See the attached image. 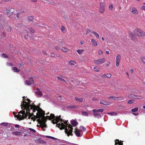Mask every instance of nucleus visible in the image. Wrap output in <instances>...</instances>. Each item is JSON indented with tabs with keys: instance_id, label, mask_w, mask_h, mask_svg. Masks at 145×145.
Here are the masks:
<instances>
[{
	"instance_id": "22",
	"label": "nucleus",
	"mask_w": 145,
	"mask_h": 145,
	"mask_svg": "<svg viewBox=\"0 0 145 145\" xmlns=\"http://www.w3.org/2000/svg\"><path fill=\"white\" fill-rule=\"evenodd\" d=\"M21 133L19 131H14L12 133V134L16 135H19L21 134Z\"/></svg>"
},
{
	"instance_id": "61",
	"label": "nucleus",
	"mask_w": 145,
	"mask_h": 145,
	"mask_svg": "<svg viewBox=\"0 0 145 145\" xmlns=\"http://www.w3.org/2000/svg\"><path fill=\"white\" fill-rule=\"evenodd\" d=\"M15 127H16L19 128V125H18L16 124L15 125Z\"/></svg>"
},
{
	"instance_id": "59",
	"label": "nucleus",
	"mask_w": 145,
	"mask_h": 145,
	"mask_svg": "<svg viewBox=\"0 0 145 145\" xmlns=\"http://www.w3.org/2000/svg\"><path fill=\"white\" fill-rule=\"evenodd\" d=\"M56 48L57 50H59V47L57 46H56Z\"/></svg>"
},
{
	"instance_id": "12",
	"label": "nucleus",
	"mask_w": 145,
	"mask_h": 145,
	"mask_svg": "<svg viewBox=\"0 0 145 145\" xmlns=\"http://www.w3.org/2000/svg\"><path fill=\"white\" fill-rule=\"evenodd\" d=\"M130 11L134 14H138V12L137 11L135 7L131 8L130 9Z\"/></svg>"
},
{
	"instance_id": "23",
	"label": "nucleus",
	"mask_w": 145,
	"mask_h": 145,
	"mask_svg": "<svg viewBox=\"0 0 145 145\" xmlns=\"http://www.w3.org/2000/svg\"><path fill=\"white\" fill-rule=\"evenodd\" d=\"M37 91L36 92V93L38 95L39 97H40L42 95V92L41 91H40V90L37 89Z\"/></svg>"
},
{
	"instance_id": "36",
	"label": "nucleus",
	"mask_w": 145,
	"mask_h": 145,
	"mask_svg": "<svg viewBox=\"0 0 145 145\" xmlns=\"http://www.w3.org/2000/svg\"><path fill=\"white\" fill-rule=\"evenodd\" d=\"M80 130H81L82 131H84L86 130V129L83 126H81L80 127Z\"/></svg>"
},
{
	"instance_id": "64",
	"label": "nucleus",
	"mask_w": 145,
	"mask_h": 145,
	"mask_svg": "<svg viewBox=\"0 0 145 145\" xmlns=\"http://www.w3.org/2000/svg\"><path fill=\"white\" fill-rule=\"evenodd\" d=\"M141 9L143 10H145V6H143L142 7Z\"/></svg>"
},
{
	"instance_id": "55",
	"label": "nucleus",
	"mask_w": 145,
	"mask_h": 145,
	"mask_svg": "<svg viewBox=\"0 0 145 145\" xmlns=\"http://www.w3.org/2000/svg\"><path fill=\"white\" fill-rule=\"evenodd\" d=\"M61 30H62V31H64L65 30V28L64 27V26H61Z\"/></svg>"
},
{
	"instance_id": "40",
	"label": "nucleus",
	"mask_w": 145,
	"mask_h": 145,
	"mask_svg": "<svg viewBox=\"0 0 145 145\" xmlns=\"http://www.w3.org/2000/svg\"><path fill=\"white\" fill-rule=\"evenodd\" d=\"M94 70L97 72H98L100 70V68L99 67H95L94 68Z\"/></svg>"
},
{
	"instance_id": "29",
	"label": "nucleus",
	"mask_w": 145,
	"mask_h": 145,
	"mask_svg": "<svg viewBox=\"0 0 145 145\" xmlns=\"http://www.w3.org/2000/svg\"><path fill=\"white\" fill-rule=\"evenodd\" d=\"M110 100L112 99L115 100H117V97H110L108 98Z\"/></svg>"
},
{
	"instance_id": "3",
	"label": "nucleus",
	"mask_w": 145,
	"mask_h": 145,
	"mask_svg": "<svg viewBox=\"0 0 145 145\" xmlns=\"http://www.w3.org/2000/svg\"><path fill=\"white\" fill-rule=\"evenodd\" d=\"M53 119L52 121V123L53 124L56 123L57 126L61 130L65 128V125L63 123H58L59 122V121L56 120V119Z\"/></svg>"
},
{
	"instance_id": "39",
	"label": "nucleus",
	"mask_w": 145,
	"mask_h": 145,
	"mask_svg": "<svg viewBox=\"0 0 145 145\" xmlns=\"http://www.w3.org/2000/svg\"><path fill=\"white\" fill-rule=\"evenodd\" d=\"M138 110V108H134L132 109L131 110V111L133 112H135L137 111Z\"/></svg>"
},
{
	"instance_id": "1",
	"label": "nucleus",
	"mask_w": 145,
	"mask_h": 145,
	"mask_svg": "<svg viewBox=\"0 0 145 145\" xmlns=\"http://www.w3.org/2000/svg\"><path fill=\"white\" fill-rule=\"evenodd\" d=\"M22 105H24L26 110L25 113L29 116L28 118H30L35 121L36 119H37L38 122L40 123V126L43 129L44 128L46 127V125L45 124L46 119L44 116L45 113L39 107L36 106L34 105H29L27 102H24L21 103Z\"/></svg>"
},
{
	"instance_id": "49",
	"label": "nucleus",
	"mask_w": 145,
	"mask_h": 145,
	"mask_svg": "<svg viewBox=\"0 0 145 145\" xmlns=\"http://www.w3.org/2000/svg\"><path fill=\"white\" fill-rule=\"evenodd\" d=\"M46 137L47 138H50L52 139H55V138L54 137L50 136H47Z\"/></svg>"
},
{
	"instance_id": "51",
	"label": "nucleus",
	"mask_w": 145,
	"mask_h": 145,
	"mask_svg": "<svg viewBox=\"0 0 145 145\" xmlns=\"http://www.w3.org/2000/svg\"><path fill=\"white\" fill-rule=\"evenodd\" d=\"M103 52L101 50H99L98 52V53L99 54L101 55L103 54Z\"/></svg>"
},
{
	"instance_id": "20",
	"label": "nucleus",
	"mask_w": 145,
	"mask_h": 145,
	"mask_svg": "<svg viewBox=\"0 0 145 145\" xmlns=\"http://www.w3.org/2000/svg\"><path fill=\"white\" fill-rule=\"evenodd\" d=\"M121 59V56L120 54L117 55L116 57V62H119Z\"/></svg>"
},
{
	"instance_id": "30",
	"label": "nucleus",
	"mask_w": 145,
	"mask_h": 145,
	"mask_svg": "<svg viewBox=\"0 0 145 145\" xmlns=\"http://www.w3.org/2000/svg\"><path fill=\"white\" fill-rule=\"evenodd\" d=\"M82 115L83 116H88V113L86 112L82 111Z\"/></svg>"
},
{
	"instance_id": "18",
	"label": "nucleus",
	"mask_w": 145,
	"mask_h": 145,
	"mask_svg": "<svg viewBox=\"0 0 145 145\" xmlns=\"http://www.w3.org/2000/svg\"><path fill=\"white\" fill-rule=\"evenodd\" d=\"M92 33L95 35L97 38L99 39V35L98 33L94 31L92 32Z\"/></svg>"
},
{
	"instance_id": "6",
	"label": "nucleus",
	"mask_w": 145,
	"mask_h": 145,
	"mask_svg": "<svg viewBox=\"0 0 145 145\" xmlns=\"http://www.w3.org/2000/svg\"><path fill=\"white\" fill-rule=\"evenodd\" d=\"M74 132L75 135L77 137H80L83 135V133L82 131L77 129H75Z\"/></svg>"
},
{
	"instance_id": "8",
	"label": "nucleus",
	"mask_w": 145,
	"mask_h": 145,
	"mask_svg": "<svg viewBox=\"0 0 145 145\" xmlns=\"http://www.w3.org/2000/svg\"><path fill=\"white\" fill-rule=\"evenodd\" d=\"M105 10L104 5L103 2L100 3V7L99 9V12L101 13H103Z\"/></svg>"
},
{
	"instance_id": "14",
	"label": "nucleus",
	"mask_w": 145,
	"mask_h": 145,
	"mask_svg": "<svg viewBox=\"0 0 145 145\" xmlns=\"http://www.w3.org/2000/svg\"><path fill=\"white\" fill-rule=\"evenodd\" d=\"M92 45L93 46H97L98 45L96 41L94 39H91V40Z\"/></svg>"
},
{
	"instance_id": "56",
	"label": "nucleus",
	"mask_w": 145,
	"mask_h": 145,
	"mask_svg": "<svg viewBox=\"0 0 145 145\" xmlns=\"http://www.w3.org/2000/svg\"><path fill=\"white\" fill-rule=\"evenodd\" d=\"M116 66L118 67L119 66V62H116Z\"/></svg>"
},
{
	"instance_id": "5",
	"label": "nucleus",
	"mask_w": 145,
	"mask_h": 145,
	"mask_svg": "<svg viewBox=\"0 0 145 145\" xmlns=\"http://www.w3.org/2000/svg\"><path fill=\"white\" fill-rule=\"evenodd\" d=\"M134 33L140 37H143L145 36V32L143 31L138 29H135L134 30Z\"/></svg>"
},
{
	"instance_id": "37",
	"label": "nucleus",
	"mask_w": 145,
	"mask_h": 145,
	"mask_svg": "<svg viewBox=\"0 0 145 145\" xmlns=\"http://www.w3.org/2000/svg\"><path fill=\"white\" fill-rule=\"evenodd\" d=\"M128 97L129 98L134 99L135 97V95L134 94H131L128 96Z\"/></svg>"
},
{
	"instance_id": "57",
	"label": "nucleus",
	"mask_w": 145,
	"mask_h": 145,
	"mask_svg": "<svg viewBox=\"0 0 145 145\" xmlns=\"http://www.w3.org/2000/svg\"><path fill=\"white\" fill-rule=\"evenodd\" d=\"M51 56L52 57H54L55 56V54L54 53H52L51 54Z\"/></svg>"
},
{
	"instance_id": "16",
	"label": "nucleus",
	"mask_w": 145,
	"mask_h": 145,
	"mask_svg": "<svg viewBox=\"0 0 145 145\" xmlns=\"http://www.w3.org/2000/svg\"><path fill=\"white\" fill-rule=\"evenodd\" d=\"M71 124L74 126H76L78 124L77 121L73 120H72L71 121Z\"/></svg>"
},
{
	"instance_id": "62",
	"label": "nucleus",
	"mask_w": 145,
	"mask_h": 145,
	"mask_svg": "<svg viewBox=\"0 0 145 145\" xmlns=\"http://www.w3.org/2000/svg\"><path fill=\"white\" fill-rule=\"evenodd\" d=\"M43 52L45 55H47V53L45 52V51H43Z\"/></svg>"
},
{
	"instance_id": "11",
	"label": "nucleus",
	"mask_w": 145,
	"mask_h": 145,
	"mask_svg": "<svg viewBox=\"0 0 145 145\" xmlns=\"http://www.w3.org/2000/svg\"><path fill=\"white\" fill-rule=\"evenodd\" d=\"M7 15L10 16L12 13L14 12V10L13 8L8 9L7 10Z\"/></svg>"
},
{
	"instance_id": "2",
	"label": "nucleus",
	"mask_w": 145,
	"mask_h": 145,
	"mask_svg": "<svg viewBox=\"0 0 145 145\" xmlns=\"http://www.w3.org/2000/svg\"><path fill=\"white\" fill-rule=\"evenodd\" d=\"M46 121L47 119H48L50 120H52V119H56V120L58 121H60L61 123H63L65 125V132L68 137H69L70 135L72 136L73 134H72L73 128L72 127L71 125L69 124V123H67V121H65L64 122V120H62V119L61 118V116H54V114H51L50 115V116H47L46 118Z\"/></svg>"
},
{
	"instance_id": "53",
	"label": "nucleus",
	"mask_w": 145,
	"mask_h": 145,
	"mask_svg": "<svg viewBox=\"0 0 145 145\" xmlns=\"http://www.w3.org/2000/svg\"><path fill=\"white\" fill-rule=\"evenodd\" d=\"M109 8H110L111 10H112L113 8V6L112 5H110L109 6Z\"/></svg>"
},
{
	"instance_id": "26",
	"label": "nucleus",
	"mask_w": 145,
	"mask_h": 145,
	"mask_svg": "<svg viewBox=\"0 0 145 145\" xmlns=\"http://www.w3.org/2000/svg\"><path fill=\"white\" fill-rule=\"evenodd\" d=\"M120 142H121V141H120L119 140L116 139L115 140V145L119 144V145H123V144L122 143L119 144Z\"/></svg>"
},
{
	"instance_id": "31",
	"label": "nucleus",
	"mask_w": 145,
	"mask_h": 145,
	"mask_svg": "<svg viewBox=\"0 0 145 145\" xmlns=\"http://www.w3.org/2000/svg\"><path fill=\"white\" fill-rule=\"evenodd\" d=\"M143 97L141 96L135 95V99H142Z\"/></svg>"
},
{
	"instance_id": "63",
	"label": "nucleus",
	"mask_w": 145,
	"mask_h": 145,
	"mask_svg": "<svg viewBox=\"0 0 145 145\" xmlns=\"http://www.w3.org/2000/svg\"><path fill=\"white\" fill-rule=\"evenodd\" d=\"M129 34L130 35V36H132V35H133V33L131 32H129Z\"/></svg>"
},
{
	"instance_id": "33",
	"label": "nucleus",
	"mask_w": 145,
	"mask_h": 145,
	"mask_svg": "<svg viewBox=\"0 0 145 145\" xmlns=\"http://www.w3.org/2000/svg\"><path fill=\"white\" fill-rule=\"evenodd\" d=\"M28 19L29 21H32L34 19V17L33 16H29L28 17Z\"/></svg>"
},
{
	"instance_id": "19",
	"label": "nucleus",
	"mask_w": 145,
	"mask_h": 145,
	"mask_svg": "<svg viewBox=\"0 0 145 145\" xmlns=\"http://www.w3.org/2000/svg\"><path fill=\"white\" fill-rule=\"evenodd\" d=\"M104 111V110L103 109H99L98 110L93 109V112H103Z\"/></svg>"
},
{
	"instance_id": "24",
	"label": "nucleus",
	"mask_w": 145,
	"mask_h": 145,
	"mask_svg": "<svg viewBox=\"0 0 145 145\" xmlns=\"http://www.w3.org/2000/svg\"><path fill=\"white\" fill-rule=\"evenodd\" d=\"M84 51V49H80L77 51V53L80 55L82 54L83 52Z\"/></svg>"
},
{
	"instance_id": "25",
	"label": "nucleus",
	"mask_w": 145,
	"mask_h": 145,
	"mask_svg": "<svg viewBox=\"0 0 145 145\" xmlns=\"http://www.w3.org/2000/svg\"><path fill=\"white\" fill-rule=\"evenodd\" d=\"M107 114H108L112 116H116L117 114V113L113 112H111L108 113H107Z\"/></svg>"
},
{
	"instance_id": "27",
	"label": "nucleus",
	"mask_w": 145,
	"mask_h": 145,
	"mask_svg": "<svg viewBox=\"0 0 145 145\" xmlns=\"http://www.w3.org/2000/svg\"><path fill=\"white\" fill-rule=\"evenodd\" d=\"M12 69L13 70L14 72H19L20 70H18L16 67H13L12 68Z\"/></svg>"
},
{
	"instance_id": "42",
	"label": "nucleus",
	"mask_w": 145,
	"mask_h": 145,
	"mask_svg": "<svg viewBox=\"0 0 145 145\" xmlns=\"http://www.w3.org/2000/svg\"><path fill=\"white\" fill-rule=\"evenodd\" d=\"M57 78L58 79L61 81H63L64 82H65L66 81L64 79L61 78L60 77H57Z\"/></svg>"
},
{
	"instance_id": "52",
	"label": "nucleus",
	"mask_w": 145,
	"mask_h": 145,
	"mask_svg": "<svg viewBox=\"0 0 145 145\" xmlns=\"http://www.w3.org/2000/svg\"><path fill=\"white\" fill-rule=\"evenodd\" d=\"M8 124L7 123H1L2 125L4 126H7Z\"/></svg>"
},
{
	"instance_id": "15",
	"label": "nucleus",
	"mask_w": 145,
	"mask_h": 145,
	"mask_svg": "<svg viewBox=\"0 0 145 145\" xmlns=\"http://www.w3.org/2000/svg\"><path fill=\"white\" fill-rule=\"evenodd\" d=\"M100 104H103L105 105H109L110 104V102L108 101H101L100 102Z\"/></svg>"
},
{
	"instance_id": "43",
	"label": "nucleus",
	"mask_w": 145,
	"mask_h": 145,
	"mask_svg": "<svg viewBox=\"0 0 145 145\" xmlns=\"http://www.w3.org/2000/svg\"><path fill=\"white\" fill-rule=\"evenodd\" d=\"M28 130L33 133H35L36 132V131L35 129L31 128H29Z\"/></svg>"
},
{
	"instance_id": "34",
	"label": "nucleus",
	"mask_w": 145,
	"mask_h": 145,
	"mask_svg": "<svg viewBox=\"0 0 145 145\" xmlns=\"http://www.w3.org/2000/svg\"><path fill=\"white\" fill-rule=\"evenodd\" d=\"M23 99L24 100H27L28 102L27 103H29V105H30V103L31 102V101L30 100V99H26V97H25V96H24V97H23Z\"/></svg>"
},
{
	"instance_id": "38",
	"label": "nucleus",
	"mask_w": 145,
	"mask_h": 145,
	"mask_svg": "<svg viewBox=\"0 0 145 145\" xmlns=\"http://www.w3.org/2000/svg\"><path fill=\"white\" fill-rule=\"evenodd\" d=\"M69 63L71 65H74L76 64V63L73 61H71L69 62Z\"/></svg>"
},
{
	"instance_id": "35",
	"label": "nucleus",
	"mask_w": 145,
	"mask_h": 145,
	"mask_svg": "<svg viewBox=\"0 0 145 145\" xmlns=\"http://www.w3.org/2000/svg\"><path fill=\"white\" fill-rule=\"evenodd\" d=\"M141 59L143 63L145 65V56L141 57Z\"/></svg>"
},
{
	"instance_id": "13",
	"label": "nucleus",
	"mask_w": 145,
	"mask_h": 145,
	"mask_svg": "<svg viewBox=\"0 0 145 145\" xmlns=\"http://www.w3.org/2000/svg\"><path fill=\"white\" fill-rule=\"evenodd\" d=\"M93 115L95 118H97L99 119L101 117V116L100 114L98 113L97 112H93Z\"/></svg>"
},
{
	"instance_id": "28",
	"label": "nucleus",
	"mask_w": 145,
	"mask_h": 145,
	"mask_svg": "<svg viewBox=\"0 0 145 145\" xmlns=\"http://www.w3.org/2000/svg\"><path fill=\"white\" fill-rule=\"evenodd\" d=\"M75 98L78 102H82L83 101V99L82 98H79L78 97H75Z\"/></svg>"
},
{
	"instance_id": "47",
	"label": "nucleus",
	"mask_w": 145,
	"mask_h": 145,
	"mask_svg": "<svg viewBox=\"0 0 145 145\" xmlns=\"http://www.w3.org/2000/svg\"><path fill=\"white\" fill-rule=\"evenodd\" d=\"M111 76V74H106V77L108 78H110Z\"/></svg>"
},
{
	"instance_id": "50",
	"label": "nucleus",
	"mask_w": 145,
	"mask_h": 145,
	"mask_svg": "<svg viewBox=\"0 0 145 145\" xmlns=\"http://www.w3.org/2000/svg\"><path fill=\"white\" fill-rule=\"evenodd\" d=\"M7 65L10 66H12L13 65V64L12 63H9L7 62Z\"/></svg>"
},
{
	"instance_id": "54",
	"label": "nucleus",
	"mask_w": 145,
	"mask_h": 145,
	"mask_svg": "<svg viewBox=\"0 0 145 145\" xmlns=\"http://www.w3.org/2000/svg\"><path fill=\"white\" fill-rule=\"evenodd\" d=\"M20 14L19 13H18L17 14L14 15L15 16H16L17 17V18H19Z\"/></svg>"
},
{
	"instance_id": "45",
	"label": "nucleus",
	"mask_w": 145,
	"mask_h": 145,
	"mask_svg": "<svg viewBox=\"0 0 145 145\" xmlns=\"http://www.w3.org/2000/svg\"><path fill=\"white\" fill-rule=\"evenodd\" d=\"M2 56L4 58H7L8 57L7 55L5 54H2Z\"/></svg>"
},
{
	"instance_id": "7",
	"label": "nucleus",
	"mask_w": 145,
	"mask_h": 145,
	"mask_svg": "<svg viewBox=\"0 0 145 145\" xmlns=\"http://www.w3.org/2000/svg\"><path fill=\"white\" fill-rule=\"evenodd\" d=\"M105 61V58H100L97 60H95L94 61V63L97 64L99 65L102 64Z\"/></svg>"
},
{
	"instance_id": "58",
	"label": "nucleus",
	"mask_w": 145,
	"mask_h": 145,
	"mask_svg": "<svg viewBox=\"0 0 145 145\" xmlns=\"http://www.w3.org/2000/svg\"><path fill=\"white\" fill-rule=\"evenodd\" d=\"M110 62H107L106 64V66H108L110 64Z\"/></svg>"
},
{
	"instance_id": "32",
	"label": "nucleus",
	"mask_w": 145,
	"mask_h": 145,
	"mask_svg": "<svg viewBox=\"0 0 145 145\" xmlns=\"http://www.w3.org/2000/svg\"><path fill=\"white\" fill-rule=\"evenodd\" d=\"M61 50L64 52H67L68 51V49L67 48L63 47L61 49Z\"/></svg>"
},
{
	"instance_id": "17",
	"label": "nucleus",
	"mask_w": 145,
	"mask_h": 145,
	"mask_svg": "<svg viewBox=\"0 0 145 145\" xmlns=\"http://www.w3.org/2000/svg\"><path fill=\"white\" fill-rule=\"evenodd\" d=\"M36 143H39L42 144H45L46 143V142L43 140H42L41 138H40L36 140Z\"/></svg>"
},
{
	"instance_id": "46",
	"label": "nucleus",
	"mask_w": 145,
	"mask_h": 145,
	"mask_svg": "<svg viewBox=\"0 0 145 145\" xmlns=\"http://www.w3.org/2000/svg\"><path fill=\"white\" fill-rule=\"evenodd\" d=\"M29 30L32 33H34L35 32L34 29H32V28H29Z\"/></svg>"
},
{
	"instance_id": "21",
	"label": "nucleus",
	"mask_w": 145,
	"mask_h": 145,
	"mask_svg": "<svg viewBox=\"0 0 145 145\" xmlns=\"http://www.w3.org/2000/svg\"><path fill=\"white\" fill-rule=\"evenodd\" d=\"M131 38L132 40L134 41L135 43H136L137 41V40L136 38L134 36L132 35L131 36Z\"/></svg>"
},
{
	"instance_id": "60",
	"label": "nucleus",
	"mask_w": 145,
	"mask_h": 145,
	"mask_svg": "<svg viewBox=\"0 0 145 145\" xmlns=\"http://www.w3.org/2000/svg\"><path fill=\"white\" fill-rule=\"evenodd\" d=\"M25 38L26 39H27L28 37V35L26 34L25 35Z\"/></svg>"
},
{
	"instance_id": "44",
	"label": "nucleus",
	"mask_w": 145,
	"mask_h": 145,
	"mask_svg": "<svg viewBox=\"0 0 145 145\" xmlns=\"http://www.w3.org/2000/svg\"><path fill=\"white\" fill-rule=\"evenodd\" d=\"M117 100H122L124 99V98L122 97H117Z\"/></svg>"
},
{
	"instance_id": "48",
	"label": "nucleus",
	"mask_w": 145,
	"mask_h": 145,
	"mask_svg": "<svg viewBox=\"0 0 145 145\" xmlns=\"http://www.w3.org/2000/svg\"><path fill=\"white\" fill-rule=\"evenodd\" d=\"M91 32V30L90 29H88L86 32V34L87 35Z\"/></svg>"
},
{
	"instance_id": "9",
	"label": "nucleus",
	"mask_w": 145,
	"mask_h": 145,
	"mask_svg": "<svg viewBox=\"0 0 145 145\" xmlns=\"http://www.w3.org/2000/svg\"><path fill=\"white\" fill-rule=\"evenodd\" d=\"M66 108L72 110H74V108H78V107L77 105H70L67 106Z\"/></svg>"
},
{
	"instance_id": "41",
	"label": "nucleus",
	"mask_w": 145,
	"mask_h": 145,
	"mask_svg": "<svg viewBox=\"0 0 145 145\" xmlns=\"http://www.w3.org/2000/svg\"><path fill=\"white\" fill-rule=\"evenodd\" d=\"M134 102V101L133 100H130L128 101V104H131L133 103Z\"/></svg>"
},
{
	"instance_id": "10",
	"label": "nucleus",
	"mask_w": 145,
	"mask_h": 145,
	"mask_svg": "<svg viewBox=\"0 0 145 145\" xmlns=\"http://www.w3.org/2000/svg\"><path fill=\"white\" fill-rule=\"evenodd\" d=\"M34 81L33 79L30 77L29 78V80L26 81L25 82V84L27 85H29L33 83Z\"/></svg>"
},
{
	"instance_id": "4",
	"label": "nucleus",
	"mask_w": 145,
	"mask_h": 145,
	"mask_svg": "<svg viewBox=\"0 0 145 145\" xmlns=\"http://www.w3.org/2000/svg\"><path fill=\"white\" fill-rule=\"evenodd\" d=\"M20 113H21L22 115L19 114V113L17 115H15L14 113H13L15 117H16L18 119L22 120L24 119L25 118L27 117V114L25 113V111H20Z\"/></svg>"
}]
</instances>
